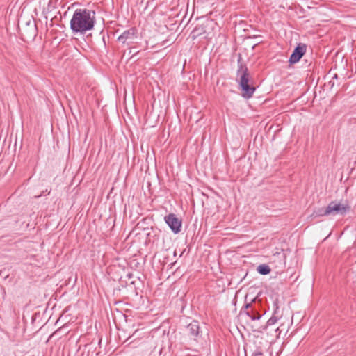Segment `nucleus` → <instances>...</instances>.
<instances>
[{
  "label": "nucleus",
  "mask_w": 356,
  "mask_h": 356,
  "mask_svg": "<svg viewBox=\"0 0 356 356\" xmlns=\"http://www.w3.org/2000/svg\"><path fill=\"white\" fill-rule=\"evenodd\" d=\"M95 11L87 8L76 9L70 22V29L74 34H84L94 29L96 23Z\"/></svg>",
  "instance_id": "nucleus-1"
},
{
  "label": "nucleus",
  "mask_w": 356,
  "mask_h": 356,
  "mask_svg": "<svg viewBox=\"0 0 356 356\" xmlns=\"http://www.w3.org/2000/svg\"><path fill=\"white\" fill-rule=\"evenodd\" d=\"M241 60V57L239 56L236 81L238 83V88L241 91V96L248 99L253 96L256 87L254 86V81L249 72L248 68L245 65H243Z\"/></svg>",
  "instance_id": "nucleus-2"
},
{
  "label": "nucleus",
  "mask_w": 356,
  "mask_h": 356,
  "mask_svg": "<svg viewBox=\"0 0 356 356\" xmlns=\"http://www.w3.org/2000/svg\"><path fill=\"white\" fill-rule=\"evenodd\" d=\"M245 305L241 310V314H245L252 320H259L265 314L266 311L261 305V300L257 298H251L248 301V296H245Z\"/></svg>",
  "instance_id": "nucleus-3"
},
{
  "label": "nucleus",
  "mask_w": 356,
  "mask_h": 356,
  "mask_svg": "<svg viewBox=\"0 0 356 356\" xmlns=\"http://www.w3.org/2000/svg\"><path fill=\"white\" fill-rule=\"evenodd\" d=\"M138 31L135 27L130 28L124 31L118 38V41L121 42L122 45L129 47L135 43L138 38Z\"/></svg>",
  "instance_id": "nucleus-4"
},
{
  "label": "nucleus",
  "mask_w": 356,
  "mask_h": 356,
  "mask_svg": "<svg viewBox=\"0 0 356 356\" xmlns=\"http://www.w3.org/2000/svg\"><path fill=\"white\" fill-rule=\"evenodd\" d=\"M350 207L346 204H343L336 201H332L327 206L325 212H328L330 216L341 215L344 216L350 211Z\"/></svg>",
  "instance_id": "nucleus-5"
},
{
  "label": "nucleus",
  "mask_w": 356,
  "mask_h": 356,
  "mask_svg": "<svg viewBox=\"0 0 356 356\" xmlns=\"http://www.w3.org/2000/svg\"><path fill=\"white\" fill-rule=\"evenodd\" d=\"M164 220L174 234H178L181 232L182 220L175 213H171L166 215L164 217Z\"/></svg>",
  "instance_id": "nucleus-6"
},
{
  "label": "nucleus",
  "mask_w": 356,
  "mask_h": 356,
  "mask_svg": "<svg viewBox=\"0 0 356 356\" xmlns=\"http://www.w3.org/2000/svg\"><path fill=\"white\" fill-rule=\"evenodd\" d=\"M307 45L304 43H299L293 49L290 56L289 62L290 64H295L300 61L302 56L306 53Z\"/></svg>",
  "instance_id": "nucleus-7"
},
{
  "label": "nucleus",
  "mask_w": 356,
  "mask_h": 356,
  "mask_svg": "<svg viewBox=\"0 0 356 356\" xmlns=\"http://www.w3.org/2000/svg\"><path fill=\"white\" fill-rule=\"evenodd\" d=\"M212 22L207 20L201 24H197L196 26L191 31L190 36L193 40L207 33V28L211 24Z\"/></svg>",
  "instance_id": "nucleus-8"
},
{
  "label": "nucleus",
  "mask_w": 356,
  "mask_h": 356,
  "mask_svg": "<svg viewBox=\"0 0 356 356\" xmlns=\"http://www.w3.org/2000/svg\"><path fill=\"white\" fill-rule=\"evenodd\" d=\"M186 330L191 337L196 338L199 337L201 333L199 321L195 320L192 321L187 325Z\"/></svg>",
  "instance_id": "nucleus-9"
},
{
  "label": "nucleus",
  "mask_w": 356,
  "mask_h": 356,
  "mask_svg": "<svg viewBox=\"0 0 356 356\" xmlns=\"http://www.w3.org/2000/svg\"><path fill=\"white\" fill-rule=\"evenodd\" d=\"M257 270L259 274L266 275L270 273L271 269L268 265L264 264L259 265L257 266Z\"/></svg>",
  "instance_id": "nucleus-10"
},
{
  "label": "nucleus",
  "mask_w": 356,
  "mask_h": 356,
  "mask_svg": "<svg viewBox=\"0 0 356 356\" xmlns=\"http://www.w3.org/2000/svg\"><path fill=\"white\" fill-rule=\"evenodd\" d=\"M326 210H327V207L318 208V209L315 210L313 212V213L312 214V216L319 217V216H330L328 212H325Z\"/></svg>",
  "instance_id": "nucleus-11"
},
{
  "label": "nucleus",
  "mask_w": 356,
  "mask_h": 356,
  "mask_svg": "<svg viewBox=\"0 0 356 356\" xmlns=\"http://www.w3.org/2000/svg\"><path fill=\"white\" fill-rule=\"evenodd\" d=\"M228 296H229V300H230L231 304L235 305L236 302V293H234L232 290H229L227 292V297L228 298Z\"/></svg>",
  "instance_id": "nucleus-12"
},
{
  "label": "nucleus",
  "mask_w": 356,
  "mask_h": 356,
  "mask_svg": "<svg viewBox=\"0 0 356 356\" xmlns=\"http://www.w3.org/2000/svg\"><path fill=\"white\" fill-rule=\"evenodd\" d=\"M0 276L3 279L6 280L9 277V269L3 268L0 270Z\"/></svg>",
  "instance_id": "nucleus-13"
},
{
  "label": "nucleus",
  "mask_w": 356,
  "mask_h": 356,
  "mask_svg": "<svg viewBox=\"0 0 356 356\" xmlns=\"http://www.w3.org/2000/svg\"><path fill=\"white\" fill-rule=\"evenodd\" d=\"M252 356H263V353L261 346L257 347L256 350L252 353Z\"/></svg>",
  "instance_id": "nucleus-14"
},
{
  "label": "nucleus",
  "mask_w": 356,
  "mask_h": 356,
  "mask_svg": "<svg viewBox=\"0 0 356 356\" xmlns=\"http://www.w3.org/2000/svg\"><path fill=\"white\" fill-rule=\"evenodd\" d=\"M277 321V318L275 317V316H272L271 318H270L266 324L267 325H273L275 324Z\"/></svg>",
  "instance_id": "nucleus-15"
},
{
  "label": "nucleus",
  "mask_w": 356,
  "mask_h": 356,
  "mask_svg": "<svg viewBox=\"0 0 356 356\" xmlns=\"http://www.w3.org/2000/svg\"><path fill=\"white\" fill-rule=\"evenodd\" d=\"M261 339H262V338H259V337H257L255 338L254 343H257L258 342L259 344H261Z\"/></svg>",
  "instance_id": "nucleus-16"
},
{
  "label": "nucleus",
  "mask_w": 356,
  "mask_h": 356,
  "mask_svg": "<svg viewBox=\"0 0 356 356\" xmlns=\"http://www.w3.org/2000/svg\"><path fill=\"white\" fill-rule=\"evenodd\" d=\"M33 38H35L36 35V25L33 26Z\"/></svg>",
  "instance_id": "nucleus-17"
},
{
  "label": "nucleus",
  "mask_w": 356,
  "mask_h": 356,
  "mask_svg": "<svg viewBox=\"0 0 356 356\" xmlns=\"http://www.w3.org/2000/svg\"><path fill=\"white\" fill-rule=\"evenodd\" d=\"M51 3H52V0H49V3H48V10H50L51 8Z\"/></svg>",
  "instance_id": "nucleus-18"
},
{
  "label": "nucleus",
  "mask_w": 356,
  "mask_h": 356,
  "mask_svg": "<svg viewBox=\"0 0 356 356\" xmlns=\"http://www.w3.org/2000/svg\"><path fill=\"white\" fill-rule=\"evenodd\" d=\"M133 275L131 273H128L127 275V277L129 278V279H131Z\"/></svg>",
  "instance_id": "nucleus-19"
},
{
  "label": "nucleus",
  "mask_w": 356,
  "mask_h": 356,
  "mask_svg": "<svg viewBox=\"0 0 356 356\" xmlns=\"http://www.w3.org/2000/svg\"><path fill=\"white\" fill-rule=\"evenodd\" d=\"M131 54V48H129V52L127 53L128 56H130Z\"/></svg>",
  "instance_id": "nucleus-20"
},
{
  "label": "nucleus",
  "mask_w": 356,
  "mask_h": 356,
  "mask_svg": "<svg viewBox=\"0 0 356 356\" xmlns=\"http://www.w3.org/2000/svg\"><path fill=\"white\" fill-rule=\"evenodd\" d=\"M1 291L3 292V294L5 295L6 294V290H5V288L2 287L1 288Z\"/></svg>",
  "instance_id": "nucleus-21"
},
{
  "label": "nucleus",
  "mask_w": 356,
  "mask_h": 356,
  "mask_svg": "<svg viewBox=\"0 0 356 356\" xmlns=\"http://www.w3.org/2000/svg\"><path fill=\"white\" fill-rule=\"evenodd\" d=\"M332 78H333V79H338V76H337V74H334V76H333V77H332Z\"/></svg>",
  "instance_id": "nucleus-22"
},
{
  "label": "nucleus",
  "mask_w": 356,
  "mask_h": 356,
  "mask_svg": "<svg viewBox=\"0 0 356 356\" xmlns=\"http://www.w3.org/2000/svg\"><path fill=\"white\" fill-rule=\"evenodd\" d=\"M330 84H331V86L332 87L334 84V82H332V81L329 82Z\"/></svg>",
  "instance_id": "nucleus-23"
},
{
  "label": "nucleus",
  "mask_w": 356,
  "mask_h": 356,
  "mask_svg": "<svg viewBox=\"0 0 356 356\" xmlns=\"http://www.w3.org/2000/svg\"><path fill=\"white\" fill-rule=\"evenodd\" d=\"M132 53H134V54H133V55L131 56V58H132V56H133L134 54H136V52H134V51H132V50H131V54H132Z\"/></svg>",
  "instance_id": "nucleus-24"
},
{
  "label": "nucleus",
  "mask_w": 356,
  "mask_h": 356,
  "mask_svg": "<svg viewBox=\"0 0 356 356\" xmlns=\"http://www.w3.org/2000/svg\"><path fill=\"white\" fill-rule=\"evenodd\" d=\"M132 53H134V54H133V55L131 56V58H132V56H133L134 54H136V52H134V51H132V50H131V54H132Z\"/></svg>",
  "instance_id": "nucleus-25"
},
{
  "label": "nucleus",
  "mask_w": 356,
  "mask_h": 356,
  "mask_svg": "<svg viewBox=\"0 0 356 356\" xmlns=\"http://www.w3.org/2000/svg\"><path fill=\"white\" fill-rule=\"evenodd\" d=\"M120 283H121L122 286H124V284H122V280H120Z\"/></svg>",
  "instance_id": "nucleus-26"
},
{
  "label": "nucleus",
  "mask_w": 356,
  "mask_h": 356,
  "mask_svg": "<svg viewBox=\"0 0 356 356\" xmlns=\"http://www.w3.org/2000/svg\"><path fill=\"white\" fill-rule=\"evenodd\" d=\"M224 230H229V228H228V227L224 228Z\"/></svg>",
  "instance_id": "nucleus-27"
},
{
  "label": "nucleus",
  "mask_w": 356,
  "mask_h": 356,
  "mask_svg": "<svg viewBox=\"0 0 356 356\" xmlns=\"http://www.w3.org/2000/svg\"><path fill=\"white\" fill-rule=\"evenodd\" d=\"M131 284H134V281H131Z\"/></svg>",
  "instance_id": "nucleus-28"
},
{
  "label": "nucleus",
  "mask_w": 356,
  "mask_h": 356,
  "mask_svg": "<svg viewBox=\"0 0 356 356\" xmlns=\"http://www.w3.org/2000/svg\"><path fill=\"white\" fill-rule=\"evenodd\" d=\"M225 234H229V232H225V233H224V235Z\"/></svg>",
  "instance_id": "nucleus-29"
}]
</instances>
